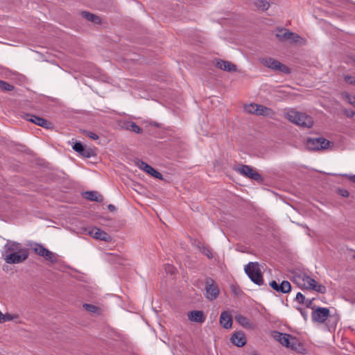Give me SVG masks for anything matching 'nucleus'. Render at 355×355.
I'll return each mask as SVG.
<instances>
[{
    "label": "nucleus",
    "instance_id": "obj_36",
    "mask_svg": "<svg viewBox=\"0 0 355 355\" xmlns=\"http://www.w3.org/2000/svg\"><path fill=\"white\" fill-rule=\"evenodd\" d=\"M270 286L275 290L277 292L279 291V284L276 281H272L270 282Z\"/></svg>",
    "mask_w": 355,
    "mask_h": 355
},
{
    "label": "nucleus",
    "instance_id": "obj_9",
    "mask_svg": "<svg viewBox=\"0 0 355 355\" xmlns=\"http://www.w3.org/2000/svg\"><path fill=\"white\" fill-rule=\"evenodd\" d=\"M33 250L38 255L43 257L47 261H51V263H55L57 261V259L53 252L49 250L47 248H44L42 245L39 243H35L33 246Z\"/></svg>",
    "mask_w": 355,
    "mask_h": 355
},
{
    "label": "nucleus",
    "instance_id": "obj_43",
    "mask_svg": "<svg viewBox=\"0 0 355 355\" xmlns=\"http://www.w3.org/2000/svg\"><path fill=\"white\" fill-rule=\"evenodd\" d=\"M349 178L351 181H352L353 182L355 183V175H349Z\"/></svg>",
    "mask_w": 355,
    "mask_h": 355
},
{
    "label": "nucleus",
    "instance_id": "obj_15",
    "mask_svg": "<svg viewBox=\"0 0 355 355\" xmlns=\"http://www.w3.org/2000/svg\"><path fill=\"white\" fill-rule=\"evenodd\" d=\"M188 319L193 322L203 323L206 320V315L202 311H191L187 313Z\"/></svg>",
    "mask_w": 355,
    "mask_h": 355
},
{
    "label": "nucleus",
    "instance_id": "obj_14",
    "mask_svg": "<svg viewBox=\"0 0 355 355\" xmlns=\"http://www.w3.org/2000/svg\"><path fill=\"white\" fill-rule=\"evenodd\" d=\"M206 297L209 300H214L217 298L219 295V289L218 286L212 280L207 282L206 287Z\"/></svg>",
    "mask_w": 355,
    "mask_h": 355
},
{
    "label": "nucleus",
    "instance_id": "obj_20",
    "mask_svg": "<svg viewBox=\"0 0 355 355\" xmlns=\"http://www.w3.org/2000/svg\"><path fill=\"white\" fill-rule=\"evenodd\" d=\"M236 321L246 329H253V324L245 316L242 315H238L235 317Z\"/></svg>",
    "mask_w": 355,
    "mask_h": 355
},
{
    "label": "nucleus",
    "instance_id": "obj_8",
    "mask_svg": "<svg viewBox=\"0 0 355 355\" xmlns=\"http://www.w3.org/2000/svg\"><path fill=\"white\" fill-rule=\"evenodd\" d=\"M306 147L311 150L327 149L330 146V141L323 137L309 138L306 141Z\"/></svg>",
    "mask_w": 355,
    "mask_h": 355
},
{
    "label": "nucleus",
    "instance_id": "obj_3",
    "mask_svg": "<svg viewBox=\"0 0 355 355\" xmlns=\"http://www.w3.org/2000/svg\"><path fill=\"white\" fill-rule=\"evenodd\" d=\"M285 118L289 121L304 128H311L313 124L312 118L295 110H289L285 113Z\"/></svg>",
    "mask_w": 355,
    "mask_h": 355
},
{
    "label": "nucleus",
    "instance_id": "obj_11",
    "mask_svg": "<svg viewBox=\"0 0 355 355\" xmlns=\"http://www.w3.org/2000/svg\"><path fill=\"white\" fill-rule=\"evenodd\" d=\"M236 171L241 175L252 180L261 181V175L252 167L248 165H242L237 168Z\"/></svg>",
    "mask_w": 355,
    "mask_h": 355
},
{
    "label": "nucleus",
    "instance_id": "obj_17",
    "mask_svg": "<svg viewBox=\"0 0 355 355\" xmlns=\"http://www.w3.org/2000/svg\"><path fill=\"white\" fill-rule=\"evenodd\" d=\"M220 323L225 329H230L232 325V319L228 311H223L220 314Z\"/></svg>",
    "mask_w": 355,
    "mask_h": 355
},
{
    "label": "nucleus",
    "instance_id": "obj_38",
    "mask_svg": "<svg viewBox=\"0 0 355 355\" xmlns=\"http://www.w3.org/2000/svg\"><path fill=\"white\" fill-rule=\"evenodd\" d=\"M338 193L343 197H348L349 195V191L346 189H339Z\"/></svg>",
    "mask_w": 355,
    "mask_h": 355
},
{
    "label": "nucleus",
    "instance_id": "obj_6",
    "mask_svg": "<svg viewBox=\"0 0 355 355\" xmlns=\"http://www.w3.org/2000/svg\"><path fill=\"white\" fill-rule=\"evenodd\" d=\"M244 110L247 113L259 116H271L273 114V112L270 108L256 103L245 105Z\"/></svg>",
    "mask_w": 355,
    "mask_h": 355
},
{
    "label": "nucleus",
    "instance_id": "obj_23",
    "mask_svg": "<svg viewBox=\"0 0 355 355\" xmlns=\"http://www.w3.org/2000/svg\"><path fill=\"white\" fill-rule=\"evenodd\" d=\"M259 10L266 11L270 8V3L266 0H256L254 3Z\"/></svg>",
    "mask_w": 355,
    "mask_h": 355
},
{
    "label": "nucleus",
    "instance_id": "obj_32",
    "mask_svg": "<svg viewBox=\"0 0 355 355\" xmlns=\"http://www.w3.org/2000/svg\"><path fill=\"white\" fill-rule=\"evenodd\" d=\"M128 128L135 132H137V133H139L141 132V129L140 127H139L136 123H131L130 124V125H128Z\"/></svg>",
    "mask_w": 355,
    "mask_h": 355
},
{
    "label": "nucleus",
    "instance_id": "obj_29",
    "mask_svg": "<svg viewBox=\"0 0 355 355\" xmlns=\"http://www.w3.org/2000/svg\"><path fill=\"white\" fill-rule=\"evenodd\" d=\"M16 316L10 315L9 313L3 314L0 311V323H3L8 321H11L16 318Z\"/></svg>",
    "mask_w": 355,
    "mask_h": 355
},
{
    "label": "nucleus",
    "instance_id": "obj_4",
    "mask_svg": "<svg viewBox=\"0 0 355 355\" xmlns=\"http://www.w3.org/2000/svg\"><path fill=\"white\" fill-rule=\"evenodd\" d=\"M272 336L277 341L287 348L297 350L300 346L298 340L290 334L274 331Z\"/></svg>",
    "mask_w": 355,
    "mask_h": 355
},
{
    "label": "nucleus",
    "instance_id": "obj_34",
    "mask_svg": "<svg viewBox=\"0 0 355 355\" xmlns=\"http://www.w3.org/2000/svg\"><path fill=\"white\" fill-rule=\"evenodd\" d=\"M345 80L351 85L355 84V77L352 76H345Z\"/></svg>",
    "mask_w": 355,
    "mask_h": 355
},
{
    "label": "nucleus",
    "instance_id": "obj_1",
    "mask_svg": "<svg viewBox=\"0 0 355 355\" xmlns=\"http://www.w3.org/2000/svg\"><path fill=\"white\" fill-rule=\"evenodd\" d=\"M2 256L7 263H19L27 259L28 251L21 243L8 241L3 246Z\"/></svg>",
    "mask_w": 355,
    "mask_h": 355
},
{
    "label": "nucleus",
    "instance_id": "obj_10",
    "mask_svg": "<svg viewBox=\"0 0 355 355\" xmlns=\"http://www.w3.org/2000/svg\"><path fill=\"white\" fill-rule=\"evenodd\" d=\"M330 311L328 308L317 307L313 309L311 318L313 322L323 323L329 316Z\"/></svg>",
    "mask_w": 355,
    "mask_h": 355
},
{
    "label": "nucleus",
    "instance_id": "obj_31",
    "mask_svg": "<svg viewBox=\"0 0 355 355\" xmlns=\"http://www.w3.org/2000/svg\"><path fill=\"white\" fill-rule=\"evenodd\" d=\"M73 149L79 153L80 154H81L83 153V151H84V149H85V147L83 146V145L80 143V142H76L73 146Z\"/></svg>",
    "mask_w": 355,
    "mask_h": 355
},
{
    "label": "nucleus",
    "instance_id": "obj_5",
    "mask_svg": "<svg viewBox=\"0 0 355 355\" xmlns=\"http://www.w3.org/2000/svg\"><path fill=\"white\" fill-rule=\"evenodd\" d=\"M245 272L254 283L258 285L263 284V277L259 264L257 262L249 263L245 267Z\"/></svg>",
    "mask_w": 355,
    "mask_h": 355
},
{
    "label": "nucleus",
    "instance_id": "obj_18",
    "mask_svg": "<svg viewBox=\"0 0 355 355\" xmlns=\"http://www.w3.org/2000/svg\"><path fill=\"white\" fill-rule=\"evenodd\" d=\"M232 342L237 347H243L246 343L245 334L241 331L234 333L232 336Z\"/></svg>",
    "mask_w": 355,
    "mask_h": 355
},
{
    "label": "nucleus",
    "instance_id": "obj_19",
    "mask_svg": "<svg viewBox=\"0 0 355 355\" xmlns=\"http://www.w3.org/2000/svg\"><path fill=\"white\" fill-rule=\"evenodd\" d=\"M26 119L27 121H31L32 123L42 127H45L49 123L46 119L35 115L28 114Z\"/></svg>",
    "mask_w": 355,
    "mask_h": 355
},
{
    "label": "nucleus",
    "instance_id": "obj_35",
    "mask_svg": "<svg viewBox=\"0 0 355 355\" xmlns=\"http://www.w3.org/2000/svg\"><path fill=\"white\" fill-rule=\"evenodd\" d=\"M202 253L205 254L208 258H212L211 251L207 248H203L202 250Z\"/></svg>",
    "mask_w": 355,
    "mask_h": 355
},
{
    "label": "nucleus",
    "instance_id": "obj_40",
    "mask_svg": "<svg viewBox=\"0 0 355 355\" xmlns=\"http://www.w3.org/2000/svg\"><path fill=\"white\" fill-rule=\"evenodd\" d=\"M87 136L89 137H90L91 139H94V140H96V139H98V136L96 134H95L94 132H87Z\"/></svg>",
    "mask_w": 355,
    "mask_h": 355
},
{
    "label": "nucleus",
    "instance_id": "obj_26",
    "mask_svg": "<svg viewBox=\"0 0 355 355\" xmlns=\"http://www.w3.org/2000/svg\"><path fill=\"white\" fill-rule=\"evenodd\" d=\"M341 95L344 100L355 107V96L351 95L347 92H343Z\"/></svg>",
    "mask_w": 355,
    "mask_h": 355
},
{
    "label": "nucleus",
    "instance_id": "obj_37",
    "mask_svg": "<svg viewBox=\"0 0 355 355\" xmlns=\"http://www.w3.org/2000/svg\"><path fill=\"white\" fill-rule=\"evenodd\" d=\"M165 270L167 272L173 274L175 272V268L171 265H166L165 267Z\"/></svg>",
    "mask_w": 355,
    "mask_h": 355
},
{
    "label": "nucleus",
    "instance_id": "obj_13",
    "mask_svg": "<svg viewBox=\"0 0 355 355\" xmlns=\"http://www.w3.org/2000/svg\"><path fill=\"white\" fill-rule=\"evenodd\" d=\"M137 166L142 171L146 172L147 174L151 175L152 177H154L155 178H157L159 180H162L163 176L162 175L157 171L155 168H153L152 166L148 165L147 163L143 162V161H138L137 162Z\"/></svg>",
    "mask_w": 355,
    "mask_h": 355
},
{
    "label": "nucleus",
    "instance_id": "obj_41",
    "mask_svg": "<svg viewBox=\"0 0 355 355\" xmlns=\"http://www.w3.org/2000/svg\"><path fill=\"white\" fill-rule=\"evenodd\" d=\"M345 114L349 117H352L355 115V112L353 110H347L345 112Z\"/></svg>",
    "mask_w": 355,
    "mask_h": 355
},
{
    "label": "nucleus",
    "instance_id": "obj_33",
    "mask_svg": "<svg viewBox=\"0 0 355 355\" xmlns=\"http://www.w3.org/2000/svg\"><path fill=\"white\" fill-rule=\"evenodd\" d=\"M296 301L301 304H306L305 297L301 293H297L295 297Z\"/></svg>",
    "mask_w": 355,
    "mask_h": 355
},
{
    "label": "nucleus",
    "instance_id": "obj_42",
    "mask_svg": "<svg viewBox=\"0 0 355 355\" xmlns=\"http://www.w3.org/2000/svg\"><path fill=\"white\" fill-rule=\"evenodd\" d=\"M301 314L303 315L304 318L306 319L307 317V313L303 310L300 309Z\"/></svg>",
    "mask_w": 355,
    "mask_h": 355
},
{
    "label": "nucleus",
    "instance_id": "obj_7",
    "mask_svg": "<svg viewBox=\"0 0 355 355\" xmlns=\"http://www.w3.org/2000/svg\"><path fill=\"white\" fill-rule=\"evenodd\" d=\"M261 63L268 68L280 71L285 74H288L291 72V70L288 67L272 58H261Z\"/></svg>",
    "mask_w": 355,
    "mask_h": 355
},
{
    "label": "nucleus",
    "instance_id": "obj_28",
    "mask_svg": "<svg viewBox=\"0 0 355 355\" xmlns=\"http://www.w3.org/2000/svg\"><path fill=\"white\" fill-rule=\"evenodd\" d=\"M287 33H289V31L287 29H279L276 33V37L281 40H287L288 35Z\"/></svg>",
    "mask_w": 355,
    "mask_h": 355
},
{
    "label": "nucleus",
    "instance_id": "obj_45",
    "mask_svg": "<svg viewBox=\"0 0 355 355\" xmlns=\"http://www.w3.org/2000/svg\"><path fill=\"white\" fill-rule=\"evenodd\" d=\"M354 259H355V254L353 256Z\"/></svg>",
    "mask_w": 355,
    "mask_h": 355
},
{
    "label": "nucleus",
    "instance_id": "obj_44",
    "mask_svg": "<svg viewBox=\"0 0 355 355\" xmlns=\"http://www.w3.org/2000/svg\"><path fill=\"white\" fill-rule=\"evenodd\" d=\"M108 209L110 210V211H113L114 209H115V207L112 205H108Z\"/></svg>",
    "mask_w": 355,
    "mask_h": 355
},
{
    "label": "nucleus",
    "instance_id": "obj_21",
    "mask_svg": "<svg viewBox=\"0 0 355 355\" xmlns=\"http://www.w3.org/2000/svg\"><path fill=\"white\" fill-rule=\"evenodd\" d=\"M85 197L92 201L101 202L103 200V196L97 191H87L85 193Z\"/></svg>",
    "mask_w": 355,
    "mask_h": 355
},
{
    "label": "nucleus",
    "instance_id": "obj_22",
    "mask_svg": "<svg viewBox=\"0 0 355 355\" xmlns=\"http://www.w3.org/2000/svg\"><path fill=\"white\" fill-rule=\"evenodd\" d=\"M82 15L84 18H85L88 21H90L94 24H101V18L98 16L95 15L92 13H90L88 12H83Z\"/></svg>",
    "mask_w": 355,
    "mask_h": 355
},
{
    "label": "nucleus",
    "instance_id": "obj_30",
    "mask_svg": "<svg viewBox=\"0 0 355 355\" xmlns=\"http://www.w3.org/2000/svg\"><path fill=\"white\" fill-rule=\"evenodd\" d=\"M0 88L3 91H12L14 87L7 82L0 80Z\"/></svg>",
    "mask_w": 355,
    "mask_h": 355
},
{
    "label": "nucleus",
    "instance_id": "obj_27",
    "mask_svg": "<svg viewBox=\"0 0 355 355\" xmlns=\"http://www.w3.org/2000/svg\"><path fill=\"white\" fill-rule=\"evenodd\" d=\"M288 35V40L291 42H295V43H302V38L299 36L298 35L291 33L289 31V33H287Z\"/></svg>",
    "mask_w": 355,
    "mask_h": 355
},
{
    "label": "nucleus",
    "instance_id": "obj_2",
    "mask_svg": "<svg viewBox=\"0 0 355 355\" xmlns=\"http://www.w3.org/2000/svg\"><path fill=\"white\" fill-rule=\"evenodd\" d=\"M293 282L299 287L305 289H312L321 293L326 291V288L318 284L314 279L304 273H299L293 277Z\"/></svg>",
    "mask_w": 355,
    "mask_h": 355
},
{
    "label": "nucleus",
    "instance_id": "obj_24",
    "mask_svg": "<svg viewBox=\"0 0 355 355\" xmlns=\"http://www.w3.org/2000/svg\"><path fill=\"white\" fill-rule=\"evenodd\" d=\"M291 286L288 281H282L279 286V291L282 293H287L291 291Z\"/></svg>",
    "mask_w": 355,
    "mask_h": 355
},
{
    "label": "nucleus",
    "instance_id": "obj_16",
    "mask_svg": "<svg viewBox=\"0 0 355 355\" xmlns=\"http://www.w3.org/2000/svg\"><path fill=\"white\" fill-rule=\"evenodd\" d=\"M216 66L222 70L229 72L236 71V66L233 63L226 60H218L216 62Z\"/></svg>",
    "mask_w": 355,
    "mask_h": 355
},
{
    "label": "nucleus",
    "instance_id": "obj_39",
    "mask_svg": "<svg viewBox=\"0 0 355 355\" xmlns=\"http://www.w3.org/2000/svg\"><path fill=\"white\" fill-rule=\"evenodd\" d=\"M80 155H82L83 156H84L85 157H90L92 155V152L89 150H86L85 148L84 151H83V153Z\"/></svg>",
    "mask_w": 355,
    "mask_h": 355
},
{
    "label": "nucleus",
    "instance_id": "obj_25",
    "mask_svg": "<svg viewBox=\"0 0 355 355\" xmlns=\"http://www.w3.org/2000/svg\"><path fill=\"white\" fill-rule=\"evenodd\" d=\"M83 308L90 312V313H96V314H99L101 313V309L99 307L95 306V305H93V304H83Z\"/></svg>",
    "mask_w": 355,
    "mask_h": 355
},
{
    "label": "nucleus",
    "instance_id": "obj_12",
    "mask_svg": "<svg viewBox=\"0 0 355 355\" xmlns=\"http://www.w3.org/2000/svg\"><path fill=\"white\" fill-rule=\"evenodd\" d=\"M88 234H89L93 238H94L97 240L107 241V242H110L112 241L111 236L107 233L101 230L98 227H94L89 229L88 230Z\"/></svg>",
    "mask_w": 355,
    "mask_h": 355
}]
</instances>
